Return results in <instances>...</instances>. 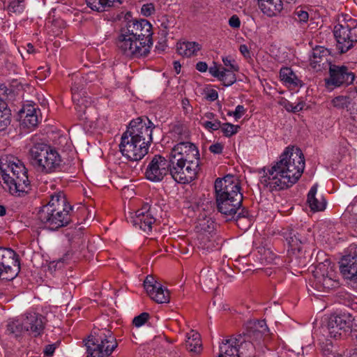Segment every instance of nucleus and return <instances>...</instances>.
Wrapping results in <instances>:
<instances>
[{
  "label": "nucleus",
  "mask_w": 357,
  "mask_h": 357,
  "mask_svg": "<svg viewBox=\"0 0 357 357\" xmlns=\"http://www.w3.org/2000/svg\"><path fill=\"white\" fill-rule=\"evenodd\" d=\"M280 77L288 86H297L300 84V80L290 68H282L280 70Z\"/></svg>",
  "instance_id": "obj_34"
},
{
  "label": "nucleus",
  "mask_w": 357,
  "mask_h": 357,
  "mask_svg": "<svg viewBox=\"0 0 357 357\" xmlns=\"http://www.w3.org/2000/svg\"><path fill=\"white\" fill-rule=\"evenodd\" d=\"M331 317L344 333L351 329L354 319L351 314L344 312L338 314H333Z\"/></svg>",
  "instance_id": "obj_32"
},
{
  "label": "nucleus",
  "mask_w": 357,
  "mask_h": 357,
  "mask_svg": "<svg viewBox=\"0 0 357 357\" xmlns=\"http://www.w3.org/2000/svg\"><path fill=\"white\" fill-rule=\"evenodd\" d=\"M214 188L218 211L227 220H235L238 227L241 222H245V226L249 227L251 221L248 218V211L241 208L243 194L238 178L231 174L218 178L215 181Z\"/></svg>",
  "instance_id": "obj_2"
},
{
  "label": "nucleus",
  "mask_w": 357,
  "mask_h": 357,
  "mask_svg": "<svg viewBox=\"0 0 357 357\" xmlns=\"http://www.w3.org/2000/svg\"><path fill=\"white\" fill-rule=\"evenodd\" d=\"M11 122V111L8 104L0 98V131L5 130Z\"/></svg>",
  "instance_id": "obj_33"
},
{
  "label": "nucleus",
  "mask_w": 357,
  "mask_h": 357,
  "mask_svg": "<svg viewBox=\"0 0 357 357\" xmlns=\"http://www.w3.org/2000/svg\"><path fill=\"white\" fill-rule=\"evenodd\" d=\"M305 106V103L303 101L298 102L296 105H294V113L301 111Z\"/></svg>",
  "instance_id": "obj_56"
},
{
  "label": "nucleus",
  "mask_w": 357,
  "mask_h": 357,
  "mask_svg": "<svg viewBox=\"0 0 357 357\" xmlns=\"http://www.w3.org/2000/svg\"><path fill=\"white\" fill-rule=\"evenodd\" d=\"M6 210L3 206L0 205V216H3L6 214Z\"/></svg>",
  "instance_id": "obj_62"
},
{
  "label": "nucleus",
  "mask_w": 357,
  "mask_h": 357,
  "mask_svg": "<svg viewBox=\"0 0 357 357\" xmlns=\"http://www.w3.org/2000/svg\"><path fill=\"white\" fill-rule=\"evenodd\" d=\"M0 175L11 193H27L30 190L25 167L18 158L12 155L0 157Z\"/></svg>",
  "instance_id": "obj_6"
},
{
  "label": "nucleus",
  "mask_w": 357,
  "mask_h": 357,
  "mask_svg": "<svg viewBox=\"0 0 357 357\" xmlns=\"http://www.w3.org/2000/svg\"><path fill=\"white\" fill-rule=\"evenodd\" d=\"M207 99L214 101L218 98V92L215 90H211L206 96Z\"/></svg>",
  "instance_id": "obj_54"
},
{
  "label": "nucleus",
  "mask_w": 357,
  "mask_h": 357,
  "mask_svg": "<svg viewBox=\"0 0 357 357\" xmlns=\"http://www.w3.org/2000/svg\"><path fill=\"white\" fill-rule=\"evenodd\" d=\"M38 111L31 105H24L20 112L22 125L27 128H33L38 123Z\"/></svg>",
  "instance_id": "obj_24"
},
{
  "label": "nucleus",
  "mask_w": 357,
  "mask_h": 357,
  "mask_svg": "<svg viewBox=\"0 0 357 357\" xmlns=\"http://www.w3.org/2000/svg\"><path fill=\"white\" fill-rule=\"evenodd\" d=\"M317 184H314L310 190L307 195V202L313 211H321L326 208V200L321 195H317Z\"/></svg>",
  "instance_id": "obj_26"
},
{
  "label": "nucleus",
  "mask_w": 357,
  "mask_h": 357,
  "mask_svg": "<svg viewBox=\"0 0 357 357\" xmlns=\"http://www.w3.org/2000/svg\"><path fill=\"white\" fill-rule=\"evenodd\" d=\"M337 48L341 53L350 50L357 43V20L349 17L334 28Z\"/></svg>",
  "instance_id": "obj_10"
},
{
  "label": "nucleus",
  "mask_w": 357,
  "mask_h": 357,
  "mask_svg": "<svg viewBox=\"0 0 357 357\" xmlns=\"http://www.w3.org/2000/svg\"><path fill=\"white\" fill-rule=\"evenodd\" d=\"M182 105H183V107L185 110V112L186 113L189 112V111L190 110V105H189V101L188 99H183L182 100Z\"/></svg>",
  "instance_id": "obj_57"
},
{
  "label": "nucleus",
  "mask_w": 357,
  "mask_h": 357,
  "mask_svg": "<svg viewBox=\"0 0 357 357\" xmlns=\"http://www.w3.org/2000/svg\"><path fill=\"white\" fill-rule=\"evenodd\" d=\"M196 69L202 73L206 72L208 70V65L206 62L199 61L196 64Z\"/></svg>",
  "instance_id": "obj_52"
},
{
  "label": "nucleus",
  "mask_w": 357,
  "mask_h": 357,
  "mask_svg": "<svg viewBox=\"0 0 357 357\" xmlns=\"http://www.w3.org/2000/svg\"><path fill=\"white\" fill-rule=\"evenodd\" d=\"M72 209L65 195L59 192L51 195L50 202L38 211V218L47 228L56 230L70 222Z\"/></svg>",
  "instance_id": "obj_5"
},
{
  "label": "nucleus",
  "mask_w": 357,
  "mask_h": 357,
  "mask_svg": "<svg viewBox=\"0 0 357 357\" xmlns=\"http://www.w3.org/2000/svg\"><path fill=\"white\" fill-rule=\"evenodd\" d=\"M170 174L172 178L178 183V179L173 174V167L169 155L165 158L155 155L149 161L145 172L146 178L152 182H160L165 176Z\"/></svg>",
  "instance_id": "obj_11"
},
{
  "label": "nucleus",
  "mask_w": 357,
  "mask_h": 357,
  "mask_svg": "<svg viewBox=\"0 0 357 357\" xmlns=\"http://www.w3.org/2000/svg\"><path fill=\"white\" fill-rule=\"evenodd\" d=\"M200 123L204 128L211 132L218 130L221 127V122L218 119H214L213 121L201 119Z\"/></svg>",
  "instance_id": "obj_40"
},
{
  "label": "nucleus",
  "mask_w": 357,
  "mask_h": 357,
  "mask_svg": "<svg viewBox=\"0 0 357 357\" xmlns=\"http://www.w3.org/2000/svg\"><path fill=\"white\" fill-rule=\"evenodd\" d=\"M349 252L340 261V273L345 278L357 282V245H351Z\"/></svg>",
  "instance_id": "obj_18"
},
{
  "label": "nucleus",
  "mask_w": 357,
  "mask_h": 357,
  "mask_svg": "<svg viewBox=\"0 0 357 357\" xmlns=\"http://www.w3.org/2000/svg\"><path fill=\"white\" fill-rule=\"evenodd\" d=\"M155 12V6L152 3L144 4L141 8V13L146 17L151 16Z\"/></svg>",
  "instance_id": "obj_45"
},
{
  "label": "nucleus",
  "mask_w": 357,
  "mask_h": 357,
  "mask_svg": "<svg viewBox=\"0 0 357 357\" xmlns=\"http://www.w3.org/2000/svg\"><path fill=\"white\" fill-rule=\"evenodd\" d=\"M200 49L199 44L195 42H182L177 43L176 45L177 52L180 55L186 57L196 55Z\"/></svg>",
  "instance_id": "obj_30"
},
{
  "label": "nucleus",
  "mask_w": 357,
  "mask_h": 357,
  "mask_svg": "<svg viewBox=\"0 0 357 357\" xmlns=\"http://www.w3.org/2000/svg\"><path fill=\"white\" fill-rule=\"evenodd\" d=\"M122 155L131 161H138L142 159L148 153L149 146L146 142H138L129 135L123 134L119 144Z\"/></svg>",
  "instance_id": "obj_13"
},
{
  "label": "nucleus",
  "mask_w": 357,
  "mask_h": 357,
  "mask_svg": "<svg viewBox=\"0 0 357 357\" xmlns=\"http://www.w3.org/2000/svg\"><path fill=\"white\" fill-rule=\"evenodd\" d=\"M27 52L29 53H32L34 52V48H33V46L31 44V43H29L27 45Z\"/></svg>",
  "instance_id": "obj_61"
},
{
  "label": "nucleus",
  "mask_w": 357,
  "mask_h": 357,
  "mask_svg": "<svg viewBox=\"0 0 357 357\" xmlns=\"http://www.w3.org/2000/svg\"><path fill=\"white\" fill-rule=\"evenodd\" d=\"M85 106L84 107H82V105L79 106V111L84 112Z\"/></svg>",
  "instance_id": "obj_64"
},
{
  "label": "nucleus",
  "mask_w": 357,
  "mask_h": 357,
  "mask_svg": "<svg viewBox=\"0 0 357 357\" xmlns=\"http://www.w3.org/2000/svg\"><path fill=\"white\" fill-rule=\"evenodd\" d=\"M183 130V127L182 126H176L174 128V131L178 135L181 134Z\"/></svg>",
  "instance_id": "obj_59"
},
{
  "label": "nucleus",
  "mask_w": 357,
  "mask_h": 357,
  "mask_svg": "<svg viewBox=\"0 0 357 357\" xmlns=\"http://www.w3.org/2000/svg\"><path fill=\"white\" fill-rule=\"evenodd\" d=\"M340 328L339 325L337 324L335 321H334L333 317L331 316L327 325L329 336L335 339L340 337L344 333L342 328Z\"/></svg>",
  "instance_id": "obj_37"
},
{
  "label": "nucleus",
  "mask_w": 357,
  "mask_h": 357,
  "mask_svg": "<svg viewBox=\"0 0 357 357\" xmlns=\"http://www.w3.org/2000/svg\"><path fill=\"white\" fill-rule=\"evenodd\" d=\"M20 261L17 254L10 248H0V271L3 280L10 281L20 272Z\"/></svg>",
  "instance_id": "obj_14"
},
{
  "label": "nucleus",
  "mask_w": 357,
  "mask_h": 357,
  "mask_svg": "<svg viewBox=\"0 0 357 357\" xmlns=\"http://www.w3.org/2000/svg\"><path fill=\"white\" fill-rule=\"evenodd\" d=\"M333 107L337 109L347 107L351 103V98L347 96H339L331 100Z\"/></svg>",
  "instance_id": "obj_38"
},
{
  "label": "nucleus",
  "mask_w": 357,
  "mask_h": 357,
  "mask_svg": "<svg viewBox=\"0 0 357 357\" xmlns=\"http://www.w3.org/2000/svg\"><path fill=\"white\" fill-rule=\"evenodd\" d=\"M328 50L323 47H317L313 50L310 58V63L312 68L317 71L329 68V64H332L329 60Z\"/></svg>",
  "instance_id": "obj_23"
},
{
  "label": "nucleus",
  "mask_w": 357,
  "mask_h": 357,
  "mask_svg": "<svg viewBox=\"0 0 357 357\" xmlns=\"http://www.w3.org/2000/svg\"><path fill=\"white\" fill-rule=\"evenodd\" d=\"M262 13L269 17L275 16L283 8L282 0H258Z\"/></svg>",
  "instance_id": "obj_27"
},
{
  "label": "nucleus",
  "mask_w": 357,
  "mask_h": 357,
  "mask_svg": "<svg viewBox=\"0 0 357 357\" xmlns=\"http://www.w3.org/2000/svg\"><path fill=\"white\" fill-rule=\"evenodd\" d=\"M87 6L93 10L102 12L111 7L122 3V0H86Z\"/></svg>",
  "instance_id": "obj_29"
},
{
  "label": "nucleus",
  "mask_w": 357,
  "mask_h": 357,
  "mask_svg": "<svg viewBox=\"0 0 357 357\" xmlns=\"http://www.w3.org/2000/svg\"><path fill=\"white\" fill-rule=\"evenodd\" d=\"M152 25L146 20H130L120 30L116 45L126 57L146 56L153 45Z\"/></svg>",
  "instance_id": "obj_3"
},
{
  "label": "nucleus",
  "mask_w": 357,
  "mask_h": 357,
  "mask_svg": "<svg viewBox=\"0 0 357 357\" xmlns=\"http://www.w3.org/2000/svg\"><path fill=\"white\" fill-rule=\"evenodd\" d=\"M61 261H58L56 262V264H54V262L50 264V266H49V268L50 270H52L53 268H54V270L56 269V266H59V268H61Z\"/></svg>",
  "instance_id": "obj_60"
},
{
  "label": "nucleus",
  "mask_w": 357,
  "mask_h": 357,
  "mask_svg": "<svg viewBox=\"0 0 357 357\" xmlns=\"http://www.w3.org/2000/svg\"><path fill=\"white\" fill-rule=\"evenodd\" d=\"M239 126L234 125L229 123H221L220 129L226 137H231L238 132Z\"/></svg>",
  "instance_id": "obj_39"
},
{
  "label": "nucleus",
  "mask_w": 357,
  "mask_h": 357,
  "mask_svg": "<svg viewBox=\"0 0 357 357\" xmlns=\"http://www.w3.org/2000/svg\"><path fill=\"white\" fill-rule=\"evenodd\" d=\"M238 342L237 349L240 355L239 357H255V344L257 343L247 338L244 335H239L235 337Z\"/></svg>",
  "instance_id": "obj_25"
},
{
  "label": "nucleus",
  "mask_w": 357,
  "mask_h": 357,
  "mask_svg": "<svg viewBox=\"0 0 357 357\" xmlns=\"http://www.w3.org/2000/svg\"><path fill=\"white\" fill-rule=\"evenodd\" d=\"M79 83H77L75 82L71 87L72 91V97L74 102H77V105L81 104L82 105L84 103V100H80L81 98V93L82 89H79Z\"/></svg>",
  "instance_id": "obj_41"
},
{
  "label": "nucleus",
  "mask_w": 357,
  "mask_h": 357,
  "mask_svg": "<svg viewBox=\"0 0 357 357\" xmlns=\"http://www.w3.org/2000/svg\"><path fill=\"white\" fill-rule=\"evenodd\" d=\"M199 214L195 222V230L197 234V244L204 250H211L214 248V236L215 224L204 206H198Z\"/></svg>",
  "instance_id": "obj_9"
},
{
  "label": "nucleus",
  "mask_w": 357,
  "mask_h": 357,
  "mask_svg": "<svg viewBox=\"0 0 357 357\" xmlns=\"http://www.w3.org/2000/svg\"><path fill=\"white\" fill-rule=\"evenodd\" d=\"M85 346L86 357H109L116 348L117 342L110 331L102 329L89 335Z\"/></svg>",
  "instance_id": "obj_8"
},
{
  "label": "nucleus",
  "mask_w": 357,
  "mask_h": 357,
  "mask_svg": "<svg viewBox=\"0 0 357 357\" xmlns=\"http://www.w3.org/2000/svg\"><path fill=\"white\" fill-rule=\"evenodd\" d=\"M155 128L153 123L147 117H138L130 121L129 127L123 133L129 135L138 142H144L149 146L152 142V132Z\"/></svg>",
  "instance_id": "obj_12"
},
{
  "label": "nucleus",
  "mask_w": 357,
  "mask_h": 357,
  "mask_svg": "<svg viewBox=\"0 0 357 357\" xmlns=\"http://www.w3.org/2000/svg\"><path fill=\"white\" fill-rule=\"evenodd\" d=\"M7 332L9 335H13L14 337H20L22 336L26 332L23 319L14 320L8 322L7 324Z\"/></svg>",
  "instance_id": "obj_35"
},
{
  "label": "nucleus",
  "mask_w": 357,
  "mask_h": 357,
  "mask_svg": "<svg viewBox=\"0 0 357 357\" xmlns=\"http://www.w3.org/2000/svg\"><path fill=\"white\" fill-rule=\"evenodd\" d=\"M294 18L301 22H306L308 20L309 15L307 12L302 9H296L294 13Z\"/></svg>",
  "instance_id": "obj_44"
},
{
  "label": "nucleus",
  "mask_w": 357,
  "mask_h": 357,
  "mask_svg": "<svg viewBox=\"0 0 357 357\" xmlns=\"http://www.w3.org/2000/svg\"><path fill=\"white\" fill-rule=\"evenodd\" d=\"M305 169V158L298 148L287 147L280 159L261 177V183L271 191L291 187L301 178Z\"/></svg>",
  "instance_id": "obj_1"
},
{
  "label": "nucleus",
  "mask_w": 357,
  "mask_h": 357,
  "mask_svg": "<svg viewBox=\"0 0 357 357\" xmlns=\"http://www.w3.org/2000/svg\"><path fill=\"white\" fill-rule=\"evenodd\" d=\"M241 53L245 57L250 56V51L245 45H241L239 47Z\"/></svg>",
  "instance_id": "obj_53"
},
{
  "label": "nucleus",
  "mask_w": 357,
  "mask_h": 357,
  "mask_svg": "<svg viewBox=\"0 0 357 357\" xmlns=\"http://www.w3.org/2000/svg\"><path fill=\"white\" fill-rule=\"evenodd\" d=\"M215 115L213 112H206L204 114L202 119L205 121H213L214 119H215Z\"/></svg>",
  "instance_id": "obj_55"
},
{
  "label": "nucleus",
  "mask_w": 357,
  "mask_h": 357,
  "mask_svg": "<svg viewBox=\"0 0 357 357\" xmlns=\"http://www.w3.org/2000/svg\"><path fill=\"white\" fill-rule=\"evenodd\" d=\"M218 80L220 81L224 86H230L236 82L235 72L228 70V68H222Z\"/></svg>",
  "instance_id": "obj_36"
},
{
  "label": "nucleus",
  "mask_w": 357,
  "mask_h": 357,
  "mask_svg": "<svg viewBox=\"0 0 357 357\" xmlns=\"http://www.w3.org/2000/svg\"><path fill=\"white\" fill-rule=\"evenodd\" d=\"M313 275L316 280V284L319 287H322L324 289H333L338 284L337 281L333 278L334 272L328 260L319 264L313 271Z\"/></svg>",
  "instance_id": "obj_16"
},
{
  "label": "nucleus",
  "mask_w": 357,
  "mask_h": 357,
  "mask_svg": "<svg viewBox=\"0 0 357 357\" xmlns=\"http://www.w3.org/2000/svg\"><path fill=\"white\" fill-rule=\"evenodd\" d=\"M280 105H282L287 111L294 112V105L291 102L287 100H282L280 102Z\"/></svg>",
  "instance_id": "obj_51"
},
{
  "label": "nucleus",
  "mask_w": 357,
  "mask_h": 357,
  "mask_svg": "<svg viewBox=\"0 0 357 357\" xmlns=\"http://www.w3.org/2000/svg\"><path fill=\"white\" fill-rule=\"evenodd\" d=\"M222 62L224 63V68H228L231 71L238 72L239 70L238 66L236 63L235 61L229 57L222 58Z\"/></svg>",
  "instance_id": "obj_42"
},
{
  "label": "nucleus",
  "mask_w": 357,
  "mask_h": 357,
  "mask_svg": "<svg viewBox=\"0 0 357 357\" xmlns=\"http://www.w3.org/2000/svg\"><path fill=\"white\" fill-rule=\"evenodd\" d=\"M222 66H218L215 63L208 68L209 73L214 77L218 79L222 71Z\"/></svg>",
  "instance_id": "obj_47"
},
{
  "label": "nucleus",
  "mask_w": 357,
  "mask_h": 357,
  "mask_svg": "<svg viewBox=\"0 0 357 357\" xmlns=\"http://www.w3.org/2000/svg\"><path fill=\"white\" fill-rule=\"evenodd\" d=\"M130 222L136 228L149 234L152 230V225L155 222V218L149 204H144L142 207L131 215Z\"/></svg>",
  "instance_id": "obj_17"
},
{
  "label": "nucleus",
  "mask_w": 357,
  "mask_h": 357,
  "mask_svg": "<svg viewBox=\"0 0 357 357\" xmlns=\"http://www.w3.org/2000/svg\"><path fill=\"white\" fill-rule=\"evenodd\" d=\"M229 24L232 28H239L241 26V21L239 17L236 15H232L229 20Z\"/></svg>",
  "instance_id": "obj_49"
},
{
  "label": "nucleus",
  "mask_w": 357,
  "mask_h": 357,
  "mask_svg": "<svg viewBox=\"0 0 357 357\" xmlns=\"http://www.w3.org/2000/svg\"><path fill=\"white\" fill-rule=\"evenodd\" d=\"M25 331L34 337L42 334L45 328V317L36 312L27 313L23 319Z\"/></svg>",
  "instance_id": "obj_20"
},
{
  "label": "nucleus",
  "mask_w": 357,
  "mask_h": 357,
  "mask_svg": "<svg viewBox=\"0 0 357 357\" xmlns=\"http://www.w3.org/2000/svg\"><path fill=\"white\" fill-rule=\"evenodd\" d=\"M149 318V314L146 312H143L133 319L132 324L136 327H140L147 321Z\"/></svg>",
  "instance_id": "obj_43"
},
{
  "label": "nucleus",
  "mask_w": 357,
  "mask_h": 357,
  "mask_svg": "<svg viewBox=\"0 0 357 357\" xmlns=\"http://www.w3.org/2000/svg\"><path fill=\"white\" fill-rule=\"evenodd\" d=\"M238 342L235 337L222 340L220 345V353L218 357H239L237 349Z\"/></svg>",
  "instance_id": "obj_28"
},
{
  "label": "nucleus",
  "mask_w": 357,
  "mask_h": 357,
  "mask_svg": "<svg viewBox=\"0 0 357 357\" xmlns=\"http://www.w3.org/2000/svg\"><path fill=\"white\" fill-rule=\"evenodd\" d=\"M174 68L176 73V74H179L181 72V66L178 61L174 62Z\"/></svg>",
  "instance_id": "obj_58"
},
{
  "label": "nucleus",
  "mask_w": 357,
  "mask_h": 357,
  "mask_svg": "<svg viewBox=\"0 0 357 357\" xmlns=\"http://www.w3.org/2000/svg\"><path fill=\"white\" fill-rule=\"evenodd\" d=\"M29 160L38 172L45 174L56 171L61 162V156L57 151L43 143L36 144L31 148Z\"/></svg>",
  "instance_id": "obj_7"
},
{
  "label": "nucleus",
  "mask_w": 357,
  "mask_h": 357,
  "mask_svg": "<svg viewBox=\"0 0 357 357\" xmlns=\"http://www.w3.org/2000/svg\"><path fill=\"white\" fill-rule=\"evenodd\" d=\"M284 236L293 252H300L303 245L307 241L304 229H288L284 232Z\"/></svg>",
  "instance_id": "obj_22"
},
{
  "label": "nucleus",
  "mask_w": 357,
  "mask_h": 357,
  "mask_svg": "<svg viewBox=\"0 0 357 357\" xmlns=\"http://www.w3.org/2000/svg\"><path fill=\"white\" fill-rule=\"evenodd\" d=\"M173 174L179 183H188L195 179L199 171V153L197 146L188 142L176 144L169 154Z\"/></svg>",
  "instance_id": "obj_4"
},
{
  "label": "nucleus",
  "mask_w": 357,
  "mask_h": 357,
  "mask_svg": "<svg viewBox=\"0 0 357 357\" xmlns=\"http://www.w3.org/2000/svg\"><path fill=\"white\" fill-rule=\"evenodd\" d=\"M328 79H326V84L328 87L330 86L340 87L341 86H348L353 83L355 76L354 74L344 65L329 64Z\"/></svg>",
  "instance_id": "obj_15"
},
{
  "label": "nucleus",
  "mask_w": 357,
  "mask_h": 357,
  "mask_svg": "<svg viewBox=\"0 0 357 357\" xmlns=\"http://www.w3.org/2000/svg\"><path fill=\"white\" fill-rule=\"evenodd\" d=\"M144 287L150 298L158 303H167L169 301L167 289L156 282L152 275H147L144 281Z\"/></svg>",
  "instance_id": "obj_19"
},
{
  "label": "nucleus",
  "mask_w": 357,
  "mask_h": 357,
  "mask_svg": "<svg viewBox=\"0 0 357 357\" xmlns=\"http://www.w3.org/2000/svg\"><path fill=\"white\" fill-rule=\"evenodd\" d=\"M296 0H282V2H286L287 3H295Z\"/></svg>",
  "instance_id": "obj_63"
},
{
  "label": "nucleus",
  "mask_w": 357,
  "mask_h": 357,
  "mask_svg": "<svg viewBox=\"0 0 357 357\" xmlns=\"http://www.w3.org/2000/svg\"><path fill=\"white\" fill-rule=\"evenodd\" d=\"M56 347V344L47 345L44 349L45 355L48 357L52 356L55 351Z\"/></svg>",
  "instance_id": "obj_50"
},
{
  "label": "nucleus",
  "mask_w": 357,
  "mask_h": 357,
  "mask_svg": "<svg viewBox=\"0 0 357 357\" xmlns=\"http://www.w3.org/2000/svg\"><path fill=\"white\" fill-rule=\"evenodd\" d=\"M245 112V109L243 105H238L236 107L234 112H229L228 115L233 116L236 120L239 119Z\"/></svg>",
  "instance_id": "obj_46"
},
{
  "label": "nucleus",
  "mask_w": 357,
  "mask_h": 357,
  "mask_svg": "<svg viewBox=\"0 0 357 357\" xmlns=\"http://www.w3.org/2000/svg\"><path fill=\"white\" fill-rule=\"evenodd\" d=\"M186 349L195 354H198L202 349L200 335L192 331L188 334V340L185 343Z\"/></svg>",
  "instance_id": "obj_31"
},
{
  "label": "nucleus",
  "mask_w": 357,
  "mask_h": 357,
  "mask_svg": "<svg viewBox=\"0 0 357 357\" xmlns=\"http://www.w3.org/2000/svg\"><path fill=\"white\" fill-rule=\"evenodd\" d=\"M223 144L221 143L213 144L209 146V151L215 154H220L222 152Z\"/></svg>",
  "instance_id": "obj_48"
},
{
  "label": "nucleus",
  "mask_w": 357,
  "mask_h": 357,
  "mask_svg": "<svg viewBox=\"0 0 357 357\" xmlns=\"http://www.w3.org/2000/svg\"><path fill=\"white\" fill-rule=\"evenodd\" d=\"M268 328L264 320L250 321L246 326V331L243 333L247 338L259 344L264 335H267Z\"/></svg>",
  "instance_id": "obj_21"
}]
</instances>
